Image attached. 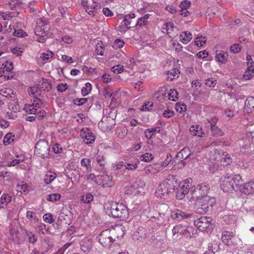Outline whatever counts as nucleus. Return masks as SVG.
Here are the masks:
<instances>
[{
    "label": "nucleus",
    "mask_w": 254,
    "mask_h": 254,
    "mask_svg": "<svg viewBox=\"0 0 254 254\" xmlns=\"http://www.w3.org/2000/svg\"><path fill=\"white\" fill-rule=\"evenodd\" d=\"M28 92L29 95L33 97V102L32 104H25L23 110L27 114L35 115L38 120H42L46 115V112L41 109L44 100V95L37 87H29Z\"/></svg>",
    "instance_id": "1"
},
{
    "label": "nucleus",
    "mask_w": 254,
    "mask_h": 254,
    "mask_svg": "<svg viewBox=\"0 0 254 254\" xmlns=\"http://www.w3.org/2000/svg\"><path fill=\"white\" fill-rule=\"evenodd\" d=\"M243 182L239 175L223 176L220 179V187L224 192L237 191L240 190V184Z\"/></svg>",
    "instance_id": "2"
},
{
    "label": "nucleus",
    "mask_w": 254,
    "mask_h": 254,
    "mask_svg": "<svg viewBox=\"0 0 254 254\" xmlns=\"http://www.w3.org/2000/svg\"><path fill=\"white\" fill-rule=\"evenodd\" d=\"M195 200L196 201L195 204L196 212L201 214L206 213L215 203V199L210 196H205Z\"/></svg>",
    "instance_id": "3"
},
{
    "label": "nucleus",
    "mask_w": 254,
    "mask_h": 254,
    "mask_svg": "<svg viewBox=\"0 0 254 254\" xmlns=\"http://www.w3.org/2000/svg\"><path fill=\"white\" fill-rule=\"evenodd\" d=\"M190 189V193L193 200L209 196L207 195V193L210 189V186L206 183H201L196 187H193Z\"/></svg>",
    "instance_id": "4"
},
{
    "label": "nucleus",
    "mask_w": 254,
    "mask_h": 254,
    "mask_svg": "<svg viewBox=\"0 0 254 254\" xmlns=\"http://www.w3.org/2000/svg\"><path fill=\"white\" fill-rule=\"evenodd\" d=\"M112 216L115 218L124 220L129 216L127 208L123 203L112 204L111 207Z\"/></svg>",
    "instance_id": "5"
},
{
    "label": "nucleus",
    "mask_w": 254,
    "mask_h": 254,
    "mask_svg": "<svg viewBox=\"0 0 254 254\" xmlns=\"http://www.w3.org/2000/svg\"><path fill=\"white\" fill-rule=\"evenodd\" d=\"M50 146L45 139H40L35 144L34 154L42 158H49Z\"/></svg>",
    "instance_id": "6"
},
{
    "label": "nucleus",
    "mask_w": 254,
    "mask_h": 254,
    "mask_svg": "<svg viewBox=\"0 0 254 254\" xmlns=\"http://www.w3.org/2000/svg\"><path fill=\"white\" fill-rule=\"evenodd\" d=\"M212 221L210 217L201 216L194 221V224L201 231H211L213 229Z\"/></svg>",
    "instance_id": "7"
},
{
    "label": "nucleus",
    "mask_w": 254,
    "mask_h": 254,
    "mask_svg": "<svg viewBox=\"0 0 254 254\" xmlns=\"http://www.w3.org/2000/svg\"><path fill=\"white\" fill-rule=\"evenodd\" d=\"M191 184L189 181L180 183L176 189V197L177 199H183L185 195L190 191Z\"/></svg>",
    "instance_id": "8"
},
{
    "label": "nucleus",
    "mask_w": 254,
    "mask_h": 254,
    "mask_svg": "<svg viewBox=\"0 0 254 254\" xmlns=\"http://www.w3.org/2000/svg\"><path fill=\"white\" fill-rule=\"evenodd\" d=\"M72 222L71 212L67 210H63L59 214V216L57 219V222L56 225L57 228H59V226L64 225H69ZM55 224H53L55 226ZM55 227L56 226H54Z\"/></svg>",
    "instance_id": "9"
},
{
    "label": "nucleus",
    "mask_w": 254,
    "mask_h": 254,
    "mask_svg": "<svg viewBox=\"0 0 254 254\" xmlns=\"http://www.w3.org/2000/svg\"><path fill=\"white\" fill-rule=\"evenodd\" d=\"M49 29V21L47 19L39 18L37 22V26L35 28V33L37 36H41L44 34H48Z\"/></svg>",
    "instance_id": "10"
},
{
    "label": "nucleus",
    "mask_w": 254,
    "mask_h": 254,
    "mask_svg": "<svg viewBox=\"0 0 254 254\" xmlns=\"http://www.w3.org/2000/svg\"><path fill=\"white\" fill-rule=\"evenodd\" d=\"M99 241L103 247L109 248L114 242L110 233L109 229L104 230L99 236Z\"/></svg>",
    "instance_id": "11"
},
{
    "label": "nucleus",
    "mask_w": 254,
    "mask_h": 254,
    "mask_svg": "<svg viewBox=\"0 0 254 254\" xmlns=\"http://www.w3.org/2000/svg\"><path fill=\"white\" fill-rule=\"evenodd\" d=\"M150 243L155 248L164 251L166 245L163 239L159 235H152L149 240Z\"/></svg>",
    "instance_id": "12"
},
{
    "label": "nucleus",
    "mask_w": 254,
    "mask_h": 254,
    "mask_svg": "<svg viewBox=\"0 0 254 254\" xmlns=\"http://www.w3.org/2000/svg\"><path fill=\"white\" fill-rule=\"evenodd\" d=\"M192 214L184 212L180 209H175L172 211L171 217L175 220L180 221L185 219L190 218Z\"/></svg>",
    "instance_id": "13"
},
{
    "label": "nucleus",
    "mask_w": 254,
    "mask_h": 254,
    "mask_svg": "<svg viewBox=\"0 0 254 254\" xmlns=\"http://www.w3.org/2000/svg\"><path fill=\"white\" fill-rule=\"evenodd\" d=\"M109 231L114 242L118 239L123 238L125 234L124 228L121 225L116 226L115 228L109 229Z\"/></svg>",
    "instance_id": "14"
},
{
    "label": "nucleus",
    "mask_w": 254,
    "mask_h": 254,
    "mask_svg": "<svg viewBox=\"0 0 254 254\" xmlns=\"http://www.w3.org/2000/svg\"><path fill=\"white\" fill-rule=\"evenodd\" d=\"M177 28L174 26V23L171 22L165 23L162 28L163 33H167L170 37L174 38L176 36V33L174 31Z\"/></svg>",
    "instance_id": "15"
},
{
    "label": "nucleus",
    "mask_w": 254,
    "mask_h": 254,
    "mask_svg": "<svg viewBox=\"0 0 254 254\" xmlns=\"http://www.w3.org/2000/svg\"><path fill=\"white\" fill-rule=\"evenodd\" d=\"M163 182L169 193L173 192L179 185L177 179L173 176L171 179H167Z\"/></svg>",
    "instance_id": "16"
},
{
    "label": "nucleus",
    "mask_w": 254,
    "mask_h": 254,
    "mask_svg": "<svg viewBox=\"0 0 254 254\" xmlns=\"http://www.w3.org/2000/svg\"><path fill=\"white\" fill-rule=\"evenodd\" d=\"M243 182L240 184V190L241 192L246 194H250L254 192V182L250 181L249 182L242 184Z\"/></svg>",
    "instance_id": "17"
},
{
    "label": "nucleus",
    "mask_w": 254,
    "mask_h": 254,
    "mask_svg": "<svg viewBox=\"0 0 254 254\" xmlns=\"http://www.w3.org/2000/svg\"><path fill=\"white\" fill-rule=\"evenodd\" d=\"M33 87H37L41 93V90L43 91H49L52 88L51 83L48 81V79L45 78H41L39 81V84L36 86H33Z\"/></svg>",
    "instance_id": "18"
},
{
    "label": "nucleus",
    "mask_w": 254,
    "mask_h": 254,
    "mask_svg": "<svg viewBox=\"0 0 254 254\" xmlns=\"http://www.w3.org/2000/svg\"><path fill=\"white\" fill-rule=\"evenodd\" d=\"M234 234L232 232L224 231L222 234V241L226 245H231L232 243V240L234 238Z\"/></svg>",
    "instance_id": "19"
},
{
    "label": "nucleus",
    "mask_w": 254,
    "mask_h": 254,
    "mask_svg": "<svg viewBox=\"0 0 254 254\" xmlns=\"http://www.w3.org/2000/svg\"><path fill=\"white\" fill-rule=\"evenodd\" d=\"M254 111V97H249L245 101L244 111L247 113H252Z\"/></svg>",
    "instance_id": "20"
},
{
    "label": "nucleus",
    "mask_w": 254,
    "mask_h": 254,
    "mask_svg": "<svg viewBox=\"0 0 254 254\" xmlns=\"http://www.w3.org/2000/svg\"><path fill=\"white\" fill-rule=\"evenodd\" d=\"M159 164V163H154L148 165L144 168V172L147 174L149 173L155 174L158 172L160 170H161V166Z\"/></svg>",
    "instance_id": "21"
},
{
    "label": "nucleus",
    "mask_w": 254,
    "mask_h": 254,
    "mask_svg": "<svg viewBox=\"0 0 254 254\" xmlns=\"http://www.w3.org/2000/svg\"><path fill=\"white\" fill-rule=\"evenodd\" d=\"M187 152H189V149L188 148H184L179 153H178L176 156V159H177L179 158L183 159V160H180L183 166L186 165V161L188 159L190 155V153H189V154H187Z\"/></svg>",
    "instance_id": "22"
},
{
    "label": "nucleus",
    "mask_w": 254,
    "mask_h": 254,
    "mask_svg": "<svg viewBox=\"0 0 254 254\" xmlns=\"http://www.w3.org/2000/svg\"><path fill=\"white\" fill-rule=\"evenodd\" d=\"M133 239L137 242L143 241L145 238L144 229L143 228H139L137 229L132 236Z\"/></svg>",
    "instance_id": "23"
},
{
    "label": "nucleus",
    "mask_w": 254,
    "mask_h": 254,
    "mask_svg": "<svg viewBox=\"0 0 254 254\" xmlns=\"http://www.w3.org/2000/svg\"><path fill=\"white\" fill-rule=\"evenodd\" d=\"M92 242L88 239L82 242L80 248L85 254H88L92 251Z\"/></svg>",
    "instance_id": "24"
},
{
    "label": "nucleus",
    "mask_w": 254,
    "mask_h": 254,
    "mask_svg": "<svg viewBox=\"0 0 254 254\" xmlns=\"http://www.w3.org/2000/svg\"><path fill=\"white\" fill-rule=\"evenodd\" d=\"M228 54L227 52L222 51H217L216 52L215 59L217 61L222 64H225L227 62Z\"/></svg>",
    "instance_id": "25"
},
{
    "label": "nucleus",
    "mask_w": 254,
    "mask_h": 254,
    "mask_svg": "<svg viewBox=\"0 0 254 254\" xmlns=\"http://www.w3.org/2000/svg\"><path fill=\"white\" fill-rule=\"evenodd\" d=\"M169 194L166 186L163 182L159 185L158 189L156 190V194L158 197L162 198L163 196L167 195Z\"/></svg>",
    "instance_id": "26"
},
{
    "label": "nucleus",
    "mask_w": 254,
    "mask_h": 254,
    "mask_svg": "<svg viewBox=\"0 0 254 254\" xmlns=\"http://www.w3.org/2000/svg\"><path fill=\"white\" fill-rule=\"evenodd\" d=\"M190 130L192 135L193 136L202 137L204 133L202 127L199 125L191 126Z\"/></svg>",
    "instance_id": "27"
},
{
    "label": "nucleus",
    "mask_w": 254,
    "mask_h": 254,
    "mask_svg": "<svg viewBox=\"0 0 254 254\" xmlns=\"http://www.w3.org/2000/svg\"><path fill=\"white\" fill-rule=\"evenodd\" d=\"M81 135L84 139V142L87 144L93 143L95 141V137L91 132L88 131L87 133L84 132Z\"/></svg>",
    "instance_id": "28"
},
{
    "label": "nucleus",
    "mask_w": 254,
    "mask_h": 254,
    "mask_svg": "<svg viewBox=\"0 0 254 254\" xmlns=\"http://www.w3.org/2000/svg\"><path fill=\"white\" fill-rule=\"evenodd\" d=\"M192 39V35L189 31H184L180 36V40L184 44H187Z\"/></svg>",
    "instance_id": "29"
},
{
    "label": "nucleus",
    "mask_w": 254,
    "mask_h": 254,
    "mask_svg": "<svg viewBox=\"0 0 254 254\" xmlns=\"http://www.w3.org/2000/svg\"><path fill=\"white\" fill-rule=\"evenodd\" d=\"M25 233L28 238V241L30 243L34 244L37 242L38 238L37 235H35L33 232L26 230Z\"/></svg>",
    "instance_id": "30"
},
{
    "label": "nucleus",
    "mask_w": 254,
    "mask_h": 254,
    "mask_svg": "<svg viewBox=\"0 0 254 254\" xmlns=\"http://www.w3.org/2000/svg\"><path fill=\"white\" fill-rule=\"evenodd\" d=\"M11 196L8 194H3L1 196L0 208H3V206L1 204H5V205L11 201Z\"/></svg>",
    "instance_id": "31"
},
{
    "label": "nucleus",
    "mask_w": 254,
    "mask_h": 254,
    "mask_svg": "<svg viewBox=\"0 0 254 254\" xmlns=\"http://www.w3.org/2000/svg\"><path fill=\"white\" fill-rule=\"evenodd\" d=\"M254 71V67L253 65H251L248 67L247 70L245 71L244 74V77L246 80L250 79L253 76Z\"/></svg>",
    "instance_id": "32"
},
{
    "label": "nucleus",
    "mask_w": 254,
    "mask_h": 254,
    "mask_svg": "<svg viewBox=\"0 0 254 254\" xmlns=\"http://www.w3.org/2000/svg\"><path fill=\"white\" fill-rule=\"evenodd\" d=\"M179 72L178 69H173L171 70L167 71V80L172 81L176 77H178L177 74Z\"/></svg>",
    "instance_id": "33"
},
{
    "label": "nucleus",
    "mask_w": 254,
    "mask_h": 254,
    "mask_svg": "<svg viewBox=\"0 0 254 254\" xmlns=\"http://www.w3.org/2000/svg\"><path fill=\"white\" fill-rule=\"evenodd\" d=\"M92 85L89 82L85 83V86H83L81 89V94L82 96H85L90 93L92 90Z\"/></svg>",
    "instance_id": "34"
},
{
    "label": "nucleus",
    "mask_w": 254,
    "mask_h": 254,
    "mask_svg": "<svg viewBox=\"0 0 254 254\" xmlns=\"http://www.w3.org/2000/svg\"><path fill=\"white\" fill-rule=\"evenodd\" d=\"M210 130L214 136H221L224 134V132L216 126L211 127Z\"/></svg>",
    "instance_id": "35"
},
{
    "label": "nucleus",
    "mask_w": 254,
    "mask_h": 254,
    "mask_svg": "<svg viewBox=\"0 0 254 254\" xmlns=\"http://www.w3.org/2000/svg\"><path fill=\"white\" fill-rule=\"evenodd\" d=\"M0 95L7 98L14 97L13 91L10 89H1L0 91Z\"/></svg>",
    "instance_id": "36"
},
{
    "label": "nucleus",
    "mask_w": 254,
    "mask_h": 254,
    "mask_svg": "<svg viewBox=\"0 0 254 254\" xmlns=\"http://www.w3.org/2000/svg\"><path fill=\"white\" fill-rule=\"evenodd\" d=\"M221 162L223 166H227L232 162V159L228 153H224L221 159Z\"/></svg>",
    "instance_id": "37"
},
{
    "label": "nucleus",
    "mask_w": 254,
    "mask_h": 254,
    "mask_svg": "<svg viewBox=\"0 0 254 254\" xmlns=\"http://www.w3.org/2000/svg\"><path fill=\"white\" fill-rule=\"evenodd\" d=\"M56 176L55 173H52L51 172L47 173L44 179V182L46 184H49L56 178Z\"/></svg>",
    "instance_id": "38"
},
{
    "label": "nucleus",
    "mask_w": 254,
    "mask_h": 254,
    "mask_svg": "<svg viewBox=\"0 0 254 254\" xmlns=\"http://www.w3.org/2000/svg\"><path fill=\"white\" fill-rule=\"evenodd\" d=\"M175 160H172V156L170 154L167 155L166 159L163 161L159 162V164L161 166V169L166 166H167L170 163L173 164Z\"/></svg>",
    "instance_id": "39"
},
{
    "label": "nucleus",
    "mask_w": 254,
    "mask_h": 254,
    "mask_svg": "<svg viewBox=\"0 0 254 254\" xmlns=\"http://www.w3.org/2000/svg\"><path fill=\"white\" fill-rule=\"evenodd\" d=\"M14 135L12 133L9 132L7 133L4 137L3 139V143L4 145H7L14 141Z\"/></svg>",
    "instance_id": "40"
},
{
    "label": "nucleus",
    "mask_w": 254,
    "mask_h": 254,
    "mask_svg": "<svg viewBox=\"0 0 254 254\" xmlns=\"http://www.w3.org/2000/svg\"><path fill=\"white\" fill-rule=\"evenodd\" d=\"M8 108L10 110L14 113L19 111V106L17 104V102L15 100H13L12 102H9Z\"/></svg>",
    "instance_id": "41"
},
{
    "label": "nucleus",
    "mask_w": 254,
    "mask_h": 254,
    "mask_svg": "<svg viewBox=\"0 0 254 254\" xmlns=\"http://www.w3.org/2000/svg\"><path fill=\"white\" fill-rule=\"evenodd\" d=\"M178 93L175 89H170L168 93V98L169 100L175 101L178 99Z\"/></svg>",
    "instance_id": "42"
},
{
    "label": "nucleus",
    "mask_w": 254,
    "mask_h": 254,
    "mask_svg": "<svg viewBox=\"0 0 254 254\" xmlns=\"http://www.w3.org/2000/svg\"><path fill=\"white\" fill-rule=\"evenodd\" d=\"M81 200L84 203L90 204L93 200V196L91 194L87 193L82 196Z\"/></svg>",
    "instance_id": "43"
},
{
    "label": "nucleus",
    "mask_w": 254,
    "mask_h": 254,
    "mask_svg": "<svg viewBox=\"0 0 254 254\" xmlns=\"http://www.w3.org/2000/svg\"><path fill=\"white\" fill-rule=\"evenodd\" d=\"M154 156L152 154L150 153H145V154L141 155L140 159L141 161L149 162L152 160Z\"/></svg>",
    "instance_id": "44"
},
{
    "label": "nucleus",
    "mask_w": 254,
    "mask_h": 254,
    "mask_svg": "<svg viewBox=\"0 0 254 254\" xmlns=\"http://www.w3.org/2000/svg\"><path fill=\"white\" fill-rule=\"evenodd\" d=\"M176 110L180 113H184L187 110V106L184 103H177L176 104Z\"/></svg>",
    "instance_id": "45"
},
{
    "label": "nucleus",
    "mask_w": 254,
    "mask_h": 254,
    "mask_svg": "<svg viewBox=\"0 0 254 254\" xmlns=\"http://www.w3.org/2000/svg\"><path fill=\"white\" fill-rule=\"evenodd\" d=\"M81 164L82 166L85 167L88 171H91V160L88 158H83L81 161Z\"/></svg>",
    "instance_id": "46"
},
{
    "label": "nucleus",
    "mask_w": 254,
    "mask_h": 254,
    "mask_svg": "<svg viewBox=\"0 0 254 254\" xmlns=\"http://www.w3.org/2000/svg\"><path fill=\"white\" fill-rule=\"evenodd\" d=\"M43 219L46 222L52 224L54 222V216L51 213L45 214L43 216Z\"/></svg>",
    "instance_id": "47"
},
{
    "label": "nucleus",
    "mask_w": 254,
    "mask_h": 254,
    "mask_svg": "<svg viewBox=\"0 0 254 254\" xmlns=\"http://www.w3.org/2000/svg\"><path fill=\"white\" fill-rule=\"evenodd\" d=\"M125 44V43L123 41L121 40L120 39H116L114 42L112 47L116 49H119L122 48Z\"/></svg>",
    "instance_id": "48"
},
{
    "label": "nucleus",
    "mask_w": 254,
    "mask_h": 254,
    "mask_svg": "<svg viewBox=\"0 0 254 254\" xmlns=\"http://www.w3.org/2000/svg\"><path fill=\"white\" fill-rule=\"evenodd\" d=\"M61 195L59 193H52L48 195L47 200L49 201H55L60 199Z\"/></svg>",
    "instance_id": "49"
},
{
    "label": "nucleus",
    "mask_w": 254,
    "mask_h": 254,
    "mask_svg": "<svg viewBox=\"0 0 254 254\" xmlns=\"http://www.w3.org/2000/svg\"><path fill=\"white\" fill-rule=\"evenodd\" d=\"M191 5V2L190 1L184 0L180 4V7L181 9H188Z\"/></svg>",
    "instance_id": "50"
},
{
    "label": "nucleus",
    "mask_w": 254,
    "mask_h": 254,
    "mask_svg": "<svg viewBox=\"0 0 254 254\" xmlns=\"http://www.w3.org/2000/svg\"><path fill=\"white\" fill-rule=\"evenodd\" d=\"M13 34L18 37H25L27 36V33L21 29L15 30Z\"/></svg>",
    "instance_id": "51"
},
{
    "label": "nucleus",
    "mask_w": 254,
    "mask_h": 254,
    "mask_svg": "<svg viewBox=\"0 0 254 254\" xmlns=\"http://www.w3.org/2000/svg\"><path fill=\"white\" fill-rule=\"evenodd\" d=\"M87 98H76L73 100V104L77 106H81L87 102Z\"/></svg>",
    "instance_id": "52"
},
{
    "label": "nucleus",
    "mask_w": 254,
    "mask_h": 254,
    "mask_svg": "<svg viewBox=\"0 0 254 254\" xmlns=\"http://www.w3.org/2000/svg\"><path fill=\"white\" fill-rule=\"evenodd\" d=\"M185 227H184L182 225H176L173 228L172 233L174 235L177 233H180L181 235V233L183 232V229H184L185 230Z\"/></svg>",
    "instance_id": "53"
},
{
    "label": "nucleus",
    "mask_w": 254,
    "mask_h": 254,
    "mask_svg": "<svg viewBox=\"0 0 254 254\" xmlns=\"http://www.w3.org/2000/svg\"><path fill=\"white\" fill-rule=\"evenodd\" d=\"M144 133L145 134V137L147 139H151L153 135L156 134L153 128L146 129L144 131Z\"/></svg>",
    "instance_id": "54"
},
{
    "label": "nucleus",
    "mask_w": 254,
    "mask_h": 254,
    "mask_svg": "<svg viewBox=\"0 0 254 254\" xmlns=\"http://www.w3.org/2000/svg\"><path fill=\"white\" fill-rule=\"evenodd\" d=\"M54 56V53L51 51H47L46 53H43L42 54L41 58L43 60L45 61L52 58Z\"/></svg>",
    "instance_id": "55"
},
{
    "label": "nucleus",
    "mask_w": 254,
    "mask_h": 254,
    "mask_svg": "<svg viewBox=\"0 0 254 254\" xmlns=\"http://www.w3.org/2000/svg\"><path fill=\"white\" fill-rule=\"evenodd\" d=\"M241 50V47L239 44H234L230 47V51L233 53H239Z\"/></svg>",
    "instance_id": "56"
},
{
    "label": "nucleus",
    "mask_w": 254,
    "mask_h": 254,
    "mask_svg": "<svg viewBox=\"0 0 254 254\" xmlns=\"http://www.w3.org/2000/svg\"><path fill=\"white\" fill-rule=\"evenodd\" d=\"M26 217L29 220L31 221L32 220H34L35 222L38 221L36 214L33 211H28L26 213Z\"/></svg>",
    "instance_id": "57"
},
{
    "label": "nucleus",
    "mask_w": 254,
    "mask_h": 254,
    "mask_svg": "<svg viewBox=\"0 0 254 254\" xmlns=\"http://www.w3.org/2000/svg\"><path fill=\"white\" fill-rule=\"evenodd\" d=\"M52 150L55 153L58 154L63 151V148L60 144L56 143L54 144Z\"/></svg>",
    "instance_id": "58"
},
{
    "label": "nucleus",
    "mask_w": 254,
    "mask_h": 254,
    "mask_svg": "<svg viewBox=\"0 0 254 254\" xmlns=\"http://www.w3.org/2000/svg\"><path fill=\"white\" fill-rule=\"evenodd\" d=\"M216 80L213 78H209L205 80V84L209 87H214L216 84Z\"/></svg>",
    "instance_id": "59"
},
{
    "label": "nucleus",
    "mask_w": 254,
    "mask_h": 254,
    "mask_svg": "<svg viewBox=\"0 0 254 254\" xmlns=\"http://www.w3.org/2000/svg\"><path fill=\"white\" fill-rule=\"evenodd\" d=\"M112 70L115 73H120L124 70V66L123 65L118 64L112 67Z\"/></svg>",
    "instance_id": "60"
},
{
    "label": "nucleus",
    "mask_w": 254,
    "mask_h": 254,
    "mask_svg": "<svg viewBox=\"0 0 254 254\" xmlns=\"http://www.w3.org/2000/svg\"><path fill=\"white\" fill-rule=\"evenodd\" d=\"M23 159H15L12 160L11 161H9L7 163V165L9 167L10 166H15V165L19 164L20 163L23 161Z\"/></svg>",
    "instance_id": "61"
},
{
    "label": "nucleus",
    "mask_w": 254,
    "mask_h": 254,
    "mask_svg": "<svg viewBox=\"0 0 254 254\" xmlns=\"http://www.w3.org/2000/svg\"><path fill=\"white\" fill-rule=\"evenodd\" d=\"M165 10L172 14H175L177 11L176 7L173 5H168L166 6Z\"/></svg>",
    "instance_id": "62"
},
{
    "label": "nucleus",
    "mask_w": 254,
    "mask_h": 254,
    "mask_svg": "<svg viewBox=\"0 0 254 254\" xmlns=\"http://www.w3.org/2000/svg\"><path fill=\"white\" fill-rule=\"evenodd\" d=\"M57 88L59 91L63 92L68 88V85L66 83H60L57 85Z\"/></svg>",
    "instance_id": "63"
},
{
    "label": "nucleus",
    "mask_w": 254,
    "mask_h": 254,
    "mask_svg": "<svg viewBox=\"0 0 254 254\" xmlns=\"http://www.w3.org/2000/svg\"><path fill=\"white\" fill-rule=\"evenodd\" d=\"M206 43V40L205 39V37H204L202 39H200L199 38L197 37L194 41V44L196 46L201 47Z\"/></svg>",
    "instance_id": "64"
}]
</instances>
